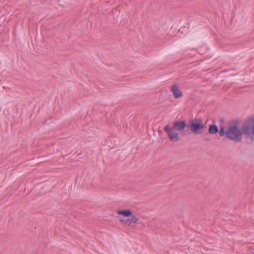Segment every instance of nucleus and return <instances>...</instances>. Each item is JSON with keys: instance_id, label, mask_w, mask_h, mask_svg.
<instances>
[{"instance_id": "nucleus-11", "label": "nucleus", "mask_w": 254, "mask_h": 254, "mask_svg": "<svg viewBox=\"0 0 254 254\" xmlns=\"http://www.w3.org/2000/svg\"><path fill=\"white\" fill-rule=\"evenodd\" d=\"M130 218L131 223H138V219L135 215L132 214L130 216Z\"/></svg>"}, {"instance_id": "nucleus-13", "label": "nucleus", "mask_w": 254, "mask_h": 254, "mask_svg": "<svg viewBox=\"0 0 254 254\" xmlns=\"http://www.w3.org/2000/svg\"><path fill=\"white\" fill-rule=\"evenodd\" d=\"M204 140L208 141V140H209V139H208V138H204Z\"/></svg>"}, {"instance_id": "nucleus-1", "label": "nucleus", "mask_w": 254, "mask_h": 254, "mask_svg": "<svg viewBox=\"0 0 254 254\" xmlns=\"http://www.w3.org/2000/svg\"><path fill=\"white\" fill-rule=\"evenodd\" d=\"M219 135L221 137H225L230 140L236 142H241L243 135L245 137L249 138L248 119L243 124L241 128L236 127H227V129L224 126L219 127Z\"/></svg>"}, {"instance_id": "nucleus-6", "label": "nucleus", "mask_w": 254, "mask_h": 254, "mask_svg": "<svg viewBox=\"0 0 254 254\" xmlns=\"http://www.w3.org/2000/svg\"><path fill=\"white\" fill-rule=\"evenodd\" d=\"M171 91L173 93V95L175 98L178 99L183 96V93L179 89V86L177 84H173L171 87Z\"/></svg>"}, {"instance_id": "nucleus-7", "label": "nucleus", "mask_w": 254, "mask_h": 254, "mask_svg": "<svg viewBox=\"0 0 254 254\" xmlns=\"http://www.w3.org/2000/svg\"><path fill=\"white\" fill-rule=\"evenodd\" d=\"M117 214L123 217L130 218L132 211L130 209L119 210L117 211Z\"/></svg>"}, {"instance_id": "nucleus-5", "label": "nucleus", "mask_w": 254, "mask_h": 254, "mask_svg": "<svg viewBox=\"0 0 254 254\" xmlns=\"http://www.w3.org/2000/svg\"><path fill=\"white\" fill-rule=\"evenodd\" d=\"M187 126V123L185 120L177 121L173 123L172 128L177 131H182Z\"/></svg>"}, {"instance_id": "nucleus-2", "label": "nucleus", "mask_w": 254, "mask_h": 254, "mask_svg": "<svg viewBox=\"0 0 254 254\" xmlns=\"http://www.w3.org/2000/svg\"><path fill=\"white\" fill-rule=\"evenodd\" d=\"M188 126L191 132L194 134L200 133L204 127L202 120L200 118H194L190 120Z\"/></svg>"}, {"instance_id": "nucleus-3", "label": "nucleus", "mask_w": 254, "mask_h": 254, "mask_svg": "<svg viewBox=\"0 0 254 254\" xmlns=\"http://www.w3.org/2000/svg\"><path fill=\"white\" fill-rule=\"evenodd\" d=\"M164 131L169 136L171 141L176 142L180 140V138L177 132H175L172 127L169 125H166L164 129Z\"/></svg>"}, {"instance_id": "nucleus-4", "label": "nucleus", "mask_w": 254, "mask_h": 254, "mask_svg": "<svg viewBox=\"0 0 254 254\" xmlns=\"http://www.w3.org/2000/svg\"><path fill=\"white\" fill-rule=\"evenodd\" d=\"M249 138L251 141L254 140V116L248 118Z\"/></svg>"}, {"instance_id": "nucleus-8", "label": "nucleus", "mask_w": 254, "mask_h": 254, "mask_svg": "<svg viewBox=\"0 0 254 254\" xmlns=\"http://www.w3.org/2000/svg\"><path fill=\"white\" fill-rule=\"evenodd\" d=\"M208 131L210 134L214 135L217 132L219 133V129L216 124H212L209 126Z\"/></svg>"}, {"instance_id": "nucleus-9", "label": "nucleus", "mask_w": 254, "mask_h": 254, "mask_svg": "<svg viewBox=\"0 0 254 254\" xmlns=\"http://www.w3.org/2000/svg\"><path fill=\"white\" fill-rule=\"evenodd\" d=\"M118 218H119V220L125 224H127V225H130L132 223H131V221L130 220V218H127V219H125L124 217H122V216H118Z\"/></svg>"}, {"instance_id": "nucleus-10", "label": "nucleus", "mask_w": 254, "mask_h": 254, "mask_svg": "<svg viewBox=\"0 0 254 254\" xmlns=\"http://www.w3.org/2000/svg\"><path fill=\"white\" fill-rule=\"evenodd\" d=\"M240 121L239 119L233 120L232 122V123L229 125L228 127H239V124H240Z\"/></svg>"}, {"instance_id": "nucleus-12", "label": "nucleus", "mask_w": 254, "mask_h": 254, "mask_svg": "<svg viewBox=\"0 0 254 254\" xmlns=\"http://www.w3.org/2000/svg\"><path fill=\"white\" fill-rule=\"evenodd\" d=\"M219 122L221 124H223L224 122V119L223 118H221L219 120Z\"/></svg>"}]
</instances>
